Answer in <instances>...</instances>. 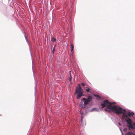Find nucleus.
<instances>
[{
	"label": "nucleus",
	"instance_id": "nucleus-12",
	"mask_svg": "<svg viewBox=\"0 0 135 135\" xmlns=\"http://www.w3.org/2000/svg\"><path fill=\"white\" fill-rule=\"evenodd\" d=\"M94 96L95 97H98L99 96V95H95V94H94Z\"/></svg>",
	"mask_w": 135,
	"mask_h": 135
},
{
	"label": "nucleus",
	"instance_id": "nucleus-5",
	"mask_svg": "<svg viewBox=\"0 0 135 135\" xmlns=\"http://www.w3.org/2000/svg\"><path fill=\"white\" fill-rule=\"evenodd\" d=\"M70 46L71 48V51L72 52V55L73 53L74 52V51H73V50L74 48V46L73 44H70Z\"/></svg>",
	"mask_w": 135,
	"mask_h": 135
},
{
	"label": "nucleus",
	"instance_id": "nucleus-13",
	"mask_svg": "<svg viewBox=\"0 0 135 135\" xmlns=\"http://www.w3.org/2000/svg\"><path fill=\"white\" fill-rule=\"evenodd\" d=\"M55 46H54V47L53 49V50H52V52H53V53H54V51H55Z\"/></svg>",
	"mask_w": 135,
	"mask_h": 135
},
{
	"label": "nucleus",
	"instance_id": "nucleus-4",
	"mask_svg": "<svg viewBox=\"0 0 135 135\" xmlns=\"http://www.w3.org/2000/svg\"><path fill=\"white\" fill-rule=\"evenodd\" d=\"M106 100H107L108 101L109 103H110V102H109L108 100H105L103 102V103H101L100 104V105L102 106V107H101V108H104L105 106L106 107V108H107L108 109H109V110H108V111H107L108 112H110V110H111L113 112L112 110L108 108L107 107V106L108 105H110V104H108V103H104V102ZM114 103L112 104V105L114 104V103H114V102H113ZM112 106V105H111Z\"/></svg>",
	"mask_w": 135,
	"mask_h": 135
},
{
	"label": "nucleus",
	"instance_id": "nucleus-6",
	"mask_svg": "<svg viewBox=\"0 0 135 135\" xmlns=\"http://www.w3.org/2000/svg\"><path fill=\"white\" fill-rule=\"evenodd\" d=\"M87 88H88L86 89L85 90L87 92V93H90L91 92V88H89V87L88 86H87L86 87Z\"/></svg>",
	"mask_w": 135,
	"mask_h": 135
},
{
	"label": "nucleus",
	"instance_id": "nucleus-15",
	"mask_svg": "<svg viewBox=\"0 0 135 135\" xmlns=\"http://www.w3.org/2000/svg\"><path fill=\"white\" fill-rule=\"evenodd\" d=\"M98 98H99V99H101V97H100V96H99H99L98 97Z\"/></svg>",
	"mask_w": 135,
	"mask_h": 135
},
{
	"label": "nucleus",
	"instance_id": "nucleus-17",
	"mask_svg": "<svg viewBox=\"0 0 135 135\" xmlns=\"http://www.w3.org/2000/svg\"><path fill=\"white\" fill-rule=\"evenodd\" d=\"M84 95H84V94H83V95H82V96H84Z\"/></svg>",
	"mask_w": 135,
	"mask_h": 135
},
{
	"label": "nucleus",
	"instance_id": "nucleus-14",
	"mask_svg": "<svg viewBox=\"0 0 135 135\" xmlns=\"http://www.w3.org/2000/svg\"><path fill=\"white\" fill-rule=\"evenodd\" d=\"M104 110L105 111H106V112L107 111H108V110L106 108L104 109Z\"/></svg>",
	"mask_w": 135,
	"mask_h": 135
},
{
	"label": "nucleus",
	"instance_id": "nucleus-10",
	"mask_svg": "<svg viewBox=\"0 0 135 135\" xmlns=\"http://www.w3.org/2000/svg\"><path fill=\"white\" fill-rule=\"evenodd\" d=\"M56 39L55 38H53V37H52L51 38V41H56Z\"/></svg>",
	"mask_w": 135,
	"mask_h": 135
},
{
	"label": "nucleus",
	"instance_id": "nucleus-2",
	"mask_svg": "<svg viewBox=\"0 0 135 135\" xmlns=\"http://www.w3.org/2000/svg\"><path fill=\"white\" fill-rule=\"evenodd\" d=\"M78 85L79 86L77 87L75 93V94H78L76 98L79 99L82 96L84 92L83 89H82L80 86V84H79Z\"/></svg>",
	"mask_w": 135,
	"mask_h": 135
},
{
	"label": "nucleus",
	"instance_id": "nucleus-3",
	"mask_svg": "<svg viewBox=\"0 0 135 135\" xmlns=\"http://www.w3.org/2000/svg\"><path fill=\"white\" fill-rule=\"evenodd\" d=\"M83 100L84 101V103H81L80 104V107L82 108H85V106L90 102L92 99V98L91 96H89L87 99L85 98H82Z\"/></svg>",
	"mask_w": 135,
	"mask_h": 135
},
{
	"label": "nucleus",
	"instance_id": "nucleus-7",
	"mask_svg": "<svg viewBox=\"0 0 135 135\" xmlns=\"http://www.w3.org/2000/svg\"><path fill=\"white\" fill-rule=\"evenodd\" d=\"M99 110L97 108H94L91 110V111L92 112L93 111H99Z\"/></svg>",
	"mask_w": 135,
	"mask_h": 135
},
{
	"label": "nucleus",
	"instance_id": "nucleus-8",
	"mask_svg": "<svg viewBox=\"0 0 135 135\" xmlns=\"http://www.w3.org/2000/svg\"><path fill=\"white\" fill-rule=\"evenodd\" d=\"M70 76L69 77V80L70 81H71L72 80V77H71V71H70Z\"/></svg>",
	"mask_w": 135,
	"mask_h": 135
},
{
	"label": "nucleus",
	"instance_id": "nucleus-16",
	"mask_svg": "<svg viewBox=\"0 0 135 135\" xmlns=\"http://www.w3.org/2000/svg\"><path fill=\"white\" fill-rule=\"evenodd\" d=\"M118 124H119V126H121V124H120V123H118Z\"/></svg>",
	"mask_w": 135,
	"mask_h": 135
},
{
	"label": "nucleus",
	"instance_id": "nucleus-19",
	"mask_svg": "<svg viewBox=\"0 0 135 135\" xmlns=\"http://www.w3.org/2000/svg\"><path fill=\"white\" fill-rule=\"evenodd\" d=\"M124 130H126V129H124Z\"/></svg>",
	"mask_w": 135,
	"mask_h": 135
},
{
	"label": "nucleus",
	"instance_id": "nucleus-18",
	"mask_svg": "<svg viewBox=\"0 0 135 135\" xmlns=\"http://www.w3.org/2000/svg\"><path fill=\"white\" fill-rule=\"evenodd\" d=\"M124 130H126V129H124Z\"/></svg>",
	"mask_w": 135,
	"mask_h": 135
},
{
	"label": "nucleus",
	"instance_id": "nucleus-11",
	"mask_svg": "<svg viewBox=\"0 0 135 135\" xmlns=\"http://www.w3.org/2000/svg\"><path fill=\"white\" fill-rule=\"evenodd\" d=\"M81 85L83 86H84L86 85L84 83H82L81 84Z\"/></svg>",
	"mask_w": 135,
	"mask_h": 135
},
{
	"label": "nucleus",
	"instance_id": "nucleus-9",
	"mask_svg": "<svg viewBox=\"0 0 135 135\" xmlns=\"http://www.w3.org/2000/svg\"><path fill=\"white\" fill-rule=\"evenodd\" d=\"M126 135H135V134H133L132 132H129L127 133Z\"/></svg>",
	"mask_w": 135,
	"mask_h": 135
},
{
	"label": "nucleus",
	"instance_id": "nucleus-1",
	"mask_svg": "<svg viewBox=\"0 0 135 135\" xmlns=\"http://www.w3.org/2000/svg\"><path fill=\"white\" fill-rule=\"evenodd\" d=\"M104 103H108L110 104V105L107 106V107L108 108L112 110L113 112L117 114H123L122 117L123 118L126 117L127 118L125 120L128 124L127 126L129 130H131L135 128V123H133L131 119L128 117H130L132 116L134 114L133 112L131 113L130 112H129L126 114V110L123 109L121 107L116 105L112 106V105L114 103H109L107 100L105 101Z\"/></svg>",
	"mask_w": 135,
	"mask_h": 135
}]
</instances>
